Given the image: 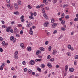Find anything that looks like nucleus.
<instances>
[{
  "label": "nucleus",
  "mask_w": 78,
  "mask_h": 78,
  "mask_svg": "<svg viewBox=\"0 0 78 78\" xmlns=\"http://www.w3.org/2000/svg\"><path fill=\"white\" fill-rule=\"evenodd\" d=\"M74 65L75 66H76V61H75L74 62Z\"/></svg>",
  "instance_id": "0e129e2a"
},
{
  "label": "nucleus",
  "mask_w": 78,
  "mask_h": 78,
  "mask_svg": "<svg viewBox=\"0 0 78 78\" xmlns=\"http://www.w3.org/2000/svg\"><path fill=\"white\" fill-rule=\"evenodd\" d=\"M41 61H42V59H36L35 60V61L36 62H41Z\"/></svg>",
  "instance_id": "dca6fc26"
},
{
  "label": "nucleus",
  "mask_w": 78,
  "mask_h": 78,
  "mask_svg": "<svg viewBox=\"0 0 78 78\" xmlns=\"http://www.w3.org/2000/svg\"><path fill=\"white\" fill-rule=\"evenodd\" d=\"M66 28L64 27H61V30H62V31H66Z\"/></svg>",
  "instance_id": "6ab92c4d"
},
{
  "label": "nucleus",
  "mask_w": 78,
  "mask_h": 78,
  "mask_svg": "<svg viewBox=\"0 0 78 78\" xmlns=\"http://www.w3.org/2000/svg\"><path fill=\"white\" fill-rule=\"evenodd\" d=\"M18 3L19 5H21L22 4V2L20 1H18Z\"/></svg>",
  "instance_id": "b1692460"
},
{
  "label": "nucleus",
  "mask_w": 78,
  "mask_h": 78,
  "mask_svg": "<svg viewBox=\"0 0 78 78\" xmlns=\"http://www.w3.org/2000/svg\"><path fill=\"white\" fill-rule=\"evenodd\" d=\"M31 25H30V24H27V27H30Z\"/></svg>",
  "instance_id": "5fc2aeb1"
},
{
  "label": "nucleus",
  "mask_w": 78,
  "mask_h": 78,
  "mask_svg": "<svg viewBox=\"0 0 78 78\" xmlns=\"http://www.w3.org/2000/svg\"><path fill=\"white\" fill-rule=\"evenodd\" d=\"M45 10H42V13H43V16H44V17H45L46 19L47 20L48 19V17L47 16V14H46V13H45Z\"/></svg>",
  "instance_id": "f257e3e1"
},
{
  "label": "nucleus",
  "mask_w": 78,
  "mask_h": 78,
  "mask_svg": "<svg viewBox=\"0 0 78 78\" xmlns=\"http://www.w3.org/2000/svg\"><path fill=\"white\" fill-rule=\"evenodd\" d=\"M12 41H13L14 42H15L16 41V38H13Z\"/></svg>",
  "instance_id": "6e6d98bb"
},
{
  "label": "nucleus",
  "mask_w": 78,
  "mask_h": 78,
  "mask_svg": "<svg viewBox=\"0 0 78 78\" xmlns=\"http://www.w3.org/2000/svg\"><path fill=\"white\" fill-rule=\"evenodd\" d=\"M20 46L21 47H22L23 48H24V45H23V44L22 43L20 44Z\"/></svg>",
  "instance_id": "4468645a"
},
{
  "label": "nucleus",
  "mask_w": 78,
  "mask_h": 78,
  "mask_svg": "<svg viewBox=\"0 0 78 78\" xmlns=\"http://www.w3.org/2000/svg\"><path fill=\"white\" fill-rule=\"evenodd\" d=\"M29 33L30 35H33V31L32 30H29Z\"/></svg>",
  "instance_id": "9b49d317"
},
{
  "label": "nucleus",
  "mask_w": 78,
  "mask_h": 78,
  "mask_svg": "<svg viewBox=\"0 0 78 78\" xmlns=\"http://www.w3.org/2000/svg\"><path fill=\"white\" fill-rule=\"evenodd\" d=\"M41 68H44L45 67V65H44V64H42L41 65Z\"/></svg>",
  "instance_id": "c756f323"
},
{
  "label": "nucleus",
  "mask_w": 78,
  "mask_h": 78,
  "mask_svg": "<svg viewBox=\"0 0 78 78\" xmlns=\"http://www.w3.org/2000/svg\"><path fill=\"white\" fill-rule=\"evenodd\" d=\"M61 22L62 25H64L65 24V21L64 20H62L61 21Z\"/></svg>",
  "instance_id": "2eb2a0df"
},
{
  "label": "nucleus",
  "mask_w": 78,
  "mask_h": 78,
  "mask_svg": "<svg viewBox=\"0 0 78 78\" xmlns=\"http://www.w3.org/2000/svg\"><path fill=\"white\" fill-rule=\"evenodd\" d=\"M14 31L15 33H17L19 32V30L17 29V27H15L14 29Z\"/></svg>",
  "instance_id": "423d86ee"
},
{
  "label": "nucleus",
  "mask_w": 78,
  "mask_h": 78,
  "mask_svg": "<svg viewBox=\"0 0 78 78\" xmlns=\"http://www.w3.org/2000/svg\"><path fill=\"white\" fill-rule=\"evenodd\" d=\"M18 26L19 27H22V24H18Z\"/></svg>",
  "instance_id": "864d4df0"
},
{
  "label": "nucleus",
  "mask_w": 78,
  "mask_h": 78,
  "mask_svg": "<svg viewBox=\"0 0 78 78\" xmlns=\"http://www.w3.org/2000/svg\"><path fill=\"white\" fill-rule=\"evenodd\" d=\"M3 67H2V66H1L0 67V70H3Z\"/></svg>",
  "instance_id": "09e8293b"
},
{
  "label": "nucleus",
  "mask_w": 78,
  "mask_h": 78,
  "mask_svg": "<svg viewBox=\"0 0 78 78\" xmlns=\"http://www.w3.org/2000/svg\"><path fill=\"white\" fill-rule=\"evenodd\" d=\"M18 54V51H16L14 53V55H17Z\"/></svg>",
  "instance_id": "ea45409f"
},
{
  "label": "nucleus",
  "mask_w": 78,
  "mask_h": 78,
  "mask_svg": "<svg viewBox=\"0 0 78 78\" xmlns=\"http://www.w3.org/2000/svg\"><path fill=\"white\" fill-rule=\"evenodd\" d=\"M63 18H64V13H63L61 16Z\"/></svg>",
  "instance_id": "680f3d73"
},
{
  "label": "nucleus",
  "mask_w": 78,
  "mask_h": 78,
  "mask_svg": "<svg viewBox=\"0 0 78 78\" xmlns=\"http://www.w3.org/2000/svg\"><path fill=\"white\" fill-rule=\"evenodd\" d=\"M45 45H48V41H46L45 42Z\"/></svg>",
  "instance_id": "3c124183"
},
{
  "label": "nucleus",
  "mask_w": 78,
  "mask_h": 78,
  "mask_svg": "<svg viewBox=\"0 0 78 78\" xmlns=\"http://www.w3.org/2000/svg\"><path fill=\"white\" fill-rule=\"evenodd\" d=\"M47 66L49 67V68H51V67H52V66L51 64L50 63H48Z\"/></svg>",
  "instance_id": "6e6552de"
},
{
  "label": "nucleus",
  "mask_w": 78,
  "mask_h": 78,
  "mask_svg": "<svg viewBox=\"0 0 78 78\" xmlns=\"http://www.w3.org/2000/svg\"><path fill=\"white\" fill-rule=\"evenodd\" d=\"M22 64L23 65H26V62H25V61H23L22 62Z\"/></svg>",
  "instance_id": "f704fd0d"
},
{
  "label": "nucleus",
  "mask_w": 78,
  "mask_h": 78,
  "mask_svg": "<svg viewBox=\"0 0 78 78\" xmlns=\"http://www.w3.org/2000/svg\"><path fill=\"white\" fill-rule=\"evenodd\" d=\"M75 59H78V55H76L75 56Z\"/></svg>",
  "instance_id": "de8ad7c7"
},
{
  "label": "nucleus",
  "mask_w": 78,
  "mask_h": 78,
  "mask_svg": "<svg viewBox=\"0 0 78 78\" xmlns=\"http://www.w3.org/2000/svg\"><path fill=\"white\" fill-rule=\"evenodd\" d=\"M37 70H38V71H39L40 72H41L42 71L41 70V68H37Z\"/></svg>",
  "instance_id": "aec40b11"
},
{
  "label": "nucleus",
  "mask_w": 78,
  "mask_h": 78,
  "mask_svg": "<svg viewBox=\"0 0 78 78\" xmlns=\"http://www.w3.org/2000/svg\"><path fill=\"white\" fill-rule=\"evenodd\" d=\"M28 72L29 73H32V71L30 69H29L28 70Z\"/></svg>",
  "instance_id": "72a5a7b5"
},
{
  "label": "nucleus",
  "mask_w": 78,
  "mask_h": 78,
  "mask_svg": "<svg viewBox=\"0 0 78 78\" xmlns=\"http://www.w3.org/2000/svg\"><path fill=\"white\" fill-rule=\"evenodd\" d=\"M78 18H76L74 20V21H78Z\"/></svg>",
  "instance_id": "49530a36"
},
{
  "label": "nucleus",
  "mask_w": 78,
  "mask_h": 78,
  "mask_svg": "<svg viewBox=\"0 0 78 78\" xmlns=\"http://www.w3.org/2000/svg\"><path fill=\"white\" fill-rule=\"evenodd\" d=\"M58 33V31L56 30H55L53 32V33L54 34H56V33Z\"/></svg>",
  "instance_id": "4c0bfd02"
},
{
  "label": "nucleus",
  "mask_w": 78,
  "mask_h": 78,
  "mask_svg": "<svg viewBox=\"0 0 78 78\" xmlns=\"http://www.w3.org/2000/svg\"><path fill=\"white\" fill-rule=\"evenodd\" d=\"M40 50L42 51H44V50H45L44 49V48H43L42 47L40 48Z\"/></svg>",
  "instance_id": "4be33fe9"
},
{
  "label": "nucleus",
  "mask_w": 78,
  "mask_h": 78,
  "mask_svg": "<svg viewBox=\"0 0 78 78\" xmlns=\"http://www.w3.org/2000/svg\"><path fill=\"white\" fill-rule=\"evenodd\" d=\"M14 39V37L12 36L10 37V39L11 41H13Z\"/></svg>",
  "instance_id": "a19ab883"
},
{
  "label": "nucleus",
  "mask_w": 78,
  "mask_h": 78,
  "mask_svg": "<svg viewBox=\"0 0 78 78\" xmlns=\"http://www.w3.org/2000/svg\"><path fill=\"white\" fill-rule=\"evenodd\" d=\"M69 71L71 72H73L74 71V69L73 68H71L69 69Z\"/></svg>",
  "instance_id": "9d476101"
},
{
  "label": "nucleus",
  "mask_w": 78,
  "mask_h": 78,
  "mask_svg": "<svg viewBox=\"0 0 78 78\" xmlns=\"http://www.w3.org/2000/svg\"><path fill=\"white\" fill-rule=\"evenodd\" d=\"M10 32L11 33H14V31H13V30H12V29H11Z\"/></svg>",
  "instance_id": "8fccbe9b"
},
{
  "label": "nucleus",
  "mask_w": 78,
  "mask_h": 78,
  "mask_svg": "<svg viewBox=\"0 0 78 78\" xmlns=\"http://www.w3.org/2000/svg\"><path fill=\"white\" fill-rule=\"evenodd\" d=\"M53 0V3L55 4V3H56V2H57V0Z\"/></svg>",
  "instance_id": "e433bc0d"
},
{
  "label": "nucleus",
  "mask_w": 78,
  "mask_h": 78,
  "mask_svg": "<svg viewBox=\"0 0 78 78\" xmlns=\"http://www.w3.org/2000/svg\"><path fill=\"white\" fill-rule=\"evenodd\" d=\"M51 56L50 55H48L47 57V59H50Z\"/></svg>",
  "instance_id": "79ce46f5"
},
{
  "label": "nucleus",
  "mask_w": 78,
  "mask_h": 78,
  "mask_svg": "<svg viewBox=\"0 0 78 78\" xmlns=\"http://www.w3.org/2000/svg\"><path fill=\"white\" fill-rule=\"evenodd\" d=\"M30 63L31 65H34L35 64V62L33 60H31L30 62Z\"/></svg>",
  "instance_id": "20e7f679"
},
{
  "label": "nucleus",
  "mask_w": 78,
  "mask_h": 78,
  "mask_svg": "<svg viewBox=\"0 0 78 78\" xmlns=\"http://www.w3.org/2000/svg\"><path fill=\"white\" fill-rule=\"evenodd\" d=\"M14 58L15 59H18V56L17 55H14Z\"/></svg>",
  "instance_id": "5701e85b"
},
{
  "label": "nucleus",
  "mask_w": 78,
  "mask_h": 78,
  "mask_svg": "<svg viewBox=\"0 0 78 78\" xmlns=\"http://www.w3.org/2000/svg\"><path fill=\"white\" fill-rule=\"evenodd\" d=\"M68 6V5L67 4H66V5H63V8H65V7H66V6Z\"/></svg>",
  "instance_id": "4d7b16f0"
},
{
  "label": "nucleus",
  "mask_w": 78,
  "mask_h": 78,
  "mask_svg": "<svg viewBox=\"0 0 78 78\" xmlns=\"http://www.w3.org/2000/svg\"><path fill=\"white\" fill-rule=\"evenodd\" d=\"M12 8H13V7L12 5V6L11 5L10 8V9H11V10H12Z\"/></svg>",
  "instance_id": "774afa93"
},
{
  "label": "nucleus",
  "mask_w": 78,
  "mask_h": 78,
  "mask_svg": "<svg viewBox=\"0 0 78 78\" xmlns=\"http://www.w3.org/2000/svg\"><path fill=\"white\" fill-rule=\"evenodd\" d=\"M20 34H23V30H21L20 31Z\"/></svg>",
  "instance_id": "052dcab7"
},
{
  "label": "nucleus",
  "mask_w": 78,
  "mask_h": 78,
  "mask_svg": "<svg viewBox=\"0 0 78 78\" xmlns=\"http://www.w3.org/2000/svg\"><path fill=\"white\" fill-rule=\"evenodd\" d=\"M57 52V51H56L55 50H54L53 51V52L52 53L53 55H55L56 54V53Z\"/></svg>",
  "instance_id": "412c9836"
},
{
  "label": "nucleus",
  "mask_w": 78,
  "mask_h": 78,
  "mask_svg": "<svg viewBox=\"0 0 78 78\" xmlns=\"http://www.w3.org/2000/svg\"><path fill=\"white\" fill-rule=\"evenodd\" d=\"M29 19H32V20L34 19V17H33V16H29Z\"/></svg>",
  "instance_id": "393cba45"
},
{
  "label": "nucleus",
  "mask_w": 78,
  "mask_h": 78,
  "mask_svg": "<svg viewBox=\"0 0 78 78\" xmlns=\"http://www.w3.org/2000/svg\"><path fill=\"white\" fill-rule=\"evenodd\" d=\"M39 53H41V51L39 50H37L36 52V54L37 55H39Z\"/></svg>",
  "instance_id": "a211bd4d"
},
{
  "label": "nucleus",
  "mask_w": 78,
  "mask_h": 78,
  "mask_svg": "<svg viewBox=\"0 0 78 78\" xmlns=\"http://www.w3.org/2000/svg\"><path fill=\"white\" fill-rule=\"evenodd\" d=\"M7 64H10V61H9V60H8L7 61Z\"/></svg>",
  "instance_id": "e2e57ef3"
},
{
  "label": "nucleus",
  "mask_w": 78,
  "mask_h": 78,
  "mask_svg": "<svg viewBox=\"0 0 78 78\" xmlns=\"http://www.w3.org/2000/svg\"><path fill=\"white\" fill-rule=\"evenodd\" d=\"M44 26L45 27H48V25H49V23L48 21L45 22L44 23Z\"/></svg>",
  "instance_id": "f03ea898"
},
{
  "label": "nucleus",
  "mask_w": 78,
  "mask_h": 78,
  "mask_svg": "<svg viewBox=\"0 0 78 78\" xmlns=\"http://www.w3.org/2000/svg\"><path fill=\"white\" fill-rule=\"evenodd\" d=\"M3 28H6L7 27L5 25H3L2 27Z\"/></svg>",
  "instance_id": "c9c22d12"
},
{
  "label": "nucleus",
  "mask_w": 78,
  "mask_h": 78,
  "mask_svg": "<svg viewBox=\"0 0 78 78\" xmlns=\"http://www.w3.org/2000/svg\"><path fill=\"white\" fill-rule=\"evenodd\" d=\"M5 65H6V63H5V62H4V63H2V65H1V66L3 67Z\"/></svg>",
  "instance_id": "473e14b6"
},
{
  "label": "nucleus",
  "mask_w": 78,
  "mask_h": 78,
  "mask_svg": "<svg viewBox=\"0 0 78 78\" xmlns=\"http://www.w3.org/2000/svg\"><path fill=\"white\" fill-rule=\"evenodd\" d=\"M66 55H67L68 56H70L71 55H70V52H67Z\"/></svg>",
  "instance_id": "bb28decb"
},
{
  "label": "nucleus",
  "mask_w": 78,
  "mask_h": 78,
  "mask_svg": "<svg viewBox=\"0 0 78 78\" xmlns=\"http://www.w3.org/2000/svg\"><path fill=\"white\" fill-rule=\"evenodd\" d=\"M51 23H54L55 22V20L53 18L51 19Z\"/></svg>",
  "instance_id": "cd10ccee"
},
{
  "label": "nucleus",
  "mask_w": 78,
  "mask_h": 78,
  "mask_svg": "<svg viewBox=\"0 0 78 78\" xmlns=\"http://www.w3.org/2000/svg\"><path fill=\"white\" fill-rule=\"evenodd\" d=\"M74 76L72 75L71 76H69V78H73Z\"/></svg>",
  "instance_id": "69168bd1"
},
{
  "label": "nucleus",
  "mask_w": 78,
  "mask_h": 78,
  "mask_svg": "<svg viewBox=\"0 0 78 78\" xmlns=\"http://www.w3.org/2000/svg\"><path fill=\"white\" fill-rule=\"evenodd\" d=\"M24 17V16L23 15H22L20 17V19H23V18Z\"/></svg>",
  "instance_id": "603ef678"
},
{
  "label": "nucleus",
  "mask_w": 78,
  "mask_h": 78,
  "mask_svg": "<svg viewBox=\"0 0 78 78\" xmlns=\"http://www.w3.org/2000/svg\"><path fill=\"white\" fill-rule=\"evenodd\" d=\"M40 6L41 8H43V7L44 6V4H42L41 5H40Z\"/></svg>",
  "instance_id": "37998d69"
},
{
  "label": "nucleus",
  "mask_w": 78,
  "mask_h": 78,
  "mask_svg": "<svg viewBox=\"0 0 78 78\" xmlns=\"http://www.w3.org/2000/svg\"><path fill=\"white\" fill-rule=\"evenodd\" d=\"M48 50L49 51H51V47L49 46L48 48Z\"/></svg>",
  "instance_id": "2f4dec72"
},
{
  "label": "nucleus",
  "mask_w": 78,
  "mask_h": 78,
  "mask_svg": "<svg viewBox=\"0 0 78 78\" xmlns=\"http://www.w3.org/2000/svg\"><path fill=\"white\" fill-rule=\"evenodd\" d=\"M27 50L29 51H31V47H28L27 48Z\"/></svg>",
  "instance_id": "1a4fd4ad"
},
{
  "label": "nucleus",
  "mask_w": 78,
  "mask_h": 78,
  "mask_svg": "<svg viewBox=\"0 0 78 78\" xmlns=\"http://www.w3.org/2000/svg\"><path fill=\"white\" fill-rule=\"evenodd\" d=\"M50 61L53 62L54 61V58H51L50 60Z\"/></svg>",
  "instance_id": "338daca9"
},
{
  "label": "nucleus",
  "mask_w": 78,
  "mask_h": 78,
  "mask_svg": "<svg viewBox=\"0 0 78 78\" xmlns=\"http://www.w3.org/2000/svg\"><path fill=\"white\" fill-rule=\"evenodd\" d=\"M16 35L17 37H20V35L19 34H16Z\"/></svg>",
  "instance_id": "a878e982"
},
{
  "label": "nucleus",
  "mask_w": 78,
  "mask_h": 78,
  "mask_svg": "<svg viewBox=\"0 0 78 78\" xmlns=\"http://www.w3.org/2000/svg\"><path fill=\"white\" fill-rule=\"evenodd\" d=\"M65 18L66 19H69V15L66 16L65 17Z\"/></svg>",
  "instance_id": "c03bdc74"
},
{
  "label": "nucleus",
  "mask_w": 78,
  "mask_h": 78,
  "mask_svg": "<svg viewBox=\"0 0 78 78\" xmlns=\"http://www.w3.org/2000/svg\"><path fill=\"white\" fill-rule=\"evenodd\" d=\"M11 28V27H8L7 28V29L6 30V31L7 32H8V33H9V31H10V29Z\"/></svg>",
  "instance_id": "39448f33"
},
{
  "label": "nucleus",
  "mask_w": 78,
  "mask_h": 78,
  "mask_svg": "<svg viewBox=\"0 0 78 78\" xmlns=\"http://www.w3.org/2000/svg\"><path fill=\"white\" fill-rule=\"evenodd\" d=\"M68 68H69V66L67 65H66L65 66V70L66 71H67V70Z\"/></svg>",
  "instance_id": "f3484780"
},
{
  "label": "nucleus",
  "mask_w": 78,
  "mask_h": 78,
  "mask_svg": "<svg viewBox=\"0 0 78 78\" xmlns=\"http://www.w3.org/2000/svg\"><path fill=\"white\" fill-rule=\"evenodd\" d=\"M57 26V24L55 23H54L52 24V28H55Z\"/></svg>",
  "instance_id": "f8f14e48"
},
{
  "label": "nucleus",
  "mask_w": 78,
  "mask_h": 78,
  "mask_svg": "<svg viewBox=\"0 0 78 78\" xmlns=\"http://www.w3.org/2000/svg\"><path fill=\"white\" fill-rule=\"evenodd\" d=\"M10 5L11 4H8L7 5V7H8V8H9Z\"/></svg>",
  "instance_id": "a18cd8bd"
},
{
  "label": "nucleus",
  "mask_w": 78,
  "mask_h": 78,
  "mask_svg": "<svg viewBox=\"0 0 78 78\" xmlns=\"http://www.w3.org/2000/svg\"><path fill=\"white\" fill-rule=\"evenodd\" d=\"M14 14L18 16V15H19V12L18 11L15 12H14Z\"/></svg>",
  "instance_id": "ddd939ff"
},
{
  "label": "nucleus",
  "mask_w": 78,
  "mask_h": 78,
  "mask_svg": "<svg viewBox=\"0 0 78 78\" xmlns=\"http://www.w3.org/2000/svg\"><path fill=\"white\" fill-rule=\"evenodd\" d=\"M2 45L3 47H5V46L6 45H7L8 43H6L5 41H3L2 43Z\"/></svg>",
  "instance_id": "0eeeda50"
},
{
  "label": "nucleus",
  "mask_w": 78,
  "mask_h": 78,
  "mask_svg": "<svg viewBox=\"0 0 78 78\" xmlns=\"http://www.w3.org/2000/svg\"><path fill=\"white\" fill-rule=\"evenodd\" d=\"M28 70V69H27V68H25L24 69V72H27V71Z\"/></svg>",
  "instance_id": "58836bf2"
},
{
  "label": "nucleus",
  "mask_w": 78,
  "mask_h": 78,
  "mask_svg": "<svg viewBox=\"0 0 78 78\" xmlns=\"http://www.w3.org/2000/svg\"><path fill=\"white\" fill-rule=\"evenodd\" d=\"M0 51L1 52H3V49L0 48Z\"/></svg>",
  "instance_id": "13d9d810"
},
{
  "label": "nucleus",
  "mask_w": 78,
  "mask_h": 78,
  "mask_svg": "<svg viewBox=\"0 0 78 78\" xmlns=\"http://www.w3.org/2000/svg\"><path fill=\"white\" fill-rule=\"evenodd\" d=\"M21 22H25V20L24 19H21Z\"/></svg>",
  "instance_id": "bf43d9fd"
},
{
  "label": "nucleus",
  "mask_w": 78,
  "mask_h": 78,
  "mask_svg": "<svg viewBox=\"0 0 78 78\" xmlns=\"http://www.w3.org/2000/svg\"><path fill=\"white\" fill-rule=\"evenodd\" d=\"M72 47V46H71V45H69L68 46V48L70 50V49H71V48Z\"/></svg>",
  "instance_id": "7c9ffc66"
},
{
  "label": "nucleus",
  "mask_w": 78,
  "mask_h": 78,
  "mask_svg": "<svg viewBox=\"0 0 78 78\" xmlns=\"http://www.w3.org/2000/svg\"><path fill=\"white\" fill-rule=\"evenodd\" d=\"M27 7L29 9H32V7L30 5H28Z\"/></svg>",
  "instance_id": "c85d7f7f"
},
{
  "label": "nucleus",
  "mask_w": 78,
  "mask_h": 78,
  "mask_svg": "<svg viewBox=\"0 0 78 78\" xmlns=\"http://www.w3.org/2000/svg\"><path fill=\"white\" fill-rule=\"evenodd\" d=\"M14 6L15 9H18L19 8V5H18L17 4L15 3L14 4Z\"/></svg>",
  "instance_id": "7ed1b4c3"
}]
</instances>
